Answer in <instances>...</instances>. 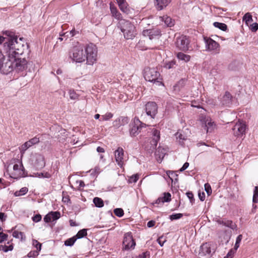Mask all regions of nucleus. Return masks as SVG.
Wrapping results in <instances>:
<instances>
[{
  "mask_svg": "<svg viewBox=\"0 0 258 258\" xmlns=\"http://www.w3.org/2000/svg\"><path fill=\"white\" fill-rule=\"evenodd\" d=\"M183 215L181 213L174 214L170 216V219L171 220H177L181 218Z\"/></svg>",
  "mask_w": 258,
  "mask_h": 258,
  "instance_id": "nucleus-51",
  "label": "nucleus"
},
{
  "mask_svg": "<svg viewBox=\"0 0 258 258\" xmlns=\"http://www.w3.org/2000/svg\"><path fill=\"white\" fill-rule=\"evenodd\" d=\"M101 171L100 168L99 166L95 167L94 169L90 170L89 172L91 175L95 176L97 175Z\"/></svg>",
  "mask_w": 258,
  "mask_h": 258,
  "instance_id": "nucleus-42",
  "label": "nucleus"
},
{
  "mask_svg": "<svg viewBox=\"0 0 258 258\" xmlns=\"http://www.w3.org/2000/svg\"><path fill=\"white\" fill-rule=\"evenodd\" d=\"M110 9L112 17L119 20V21H120L121 19H122L121 14L117 11L115 7L110 5Z\"/></svg>",
  "mask_w": 258,
  "mask_h": 258,
  "instance_id": "nucleus-23",
  "label": "nucleus"
},
{
  "mask_svg": "<svg viewBox=\"0 0 258 258\" xmlns=\"http://www.w3.org/2000/svg\"><path fill=\"white\" fill-rule=\"evenodd\" d=\"M129 118L125 116H120L113 121V126L116 128H119L121 126L128 123Z\"/></svg>",
  "mask_w": 258,
  "mask_h": 258,
  "instance_id": "nucleus-19",
  "label": "nucleus"
},
{
  "mask_svg": "<svg viewBox=\"0 0 258 258\" xmlns=\"http://www.w3.org/2000/svg\"><path fill=\"white\" fill-rule=\"evenodd\" d=\"M68 93L70 99L76 100L79 99V95L74 90L70 89Z\"/></svg>",
  "mask_w": 258,
  "mask_h": 258,
  "instance_id": "nucleus-34",
  "label": "nucleus"
},
{
  "mask_svg": "<svg viewBox=\"0 0 258 258\" xmlns=\"http://www.w3.org/2000/svg\"><path fill=\"white\" fill-rule=\"evenodd\" d=\"M13 249V244H10L9 246L7 245H0V250H2L5 252H8V251H11Z\"/></svg>",
  "mask_w": 258,
  "mask_h": 258,
  "instance_id": "nucleus-39",
  "label": "nucleus"
},
{
  "mask_svg": "<svg viewBox=\"0 0 258 258\" xmlns=\"http://www.w3.org/2000/svg\"><path fill=\"white\" fill-rule=\"evenodd\" d=\"M200 120L202 126L206 130L207 133L212 132L216 128V124L210 117L201 115L200 117Z\"/></svg>",
  "mask_w": 258,
  "mask_h": 258,
  "instance_id": "nucleus-10",
  "label": "nucleus"
},
{
  "mask_svg": "<svg viewBox=\"0 0 258 258\" xmlns=\"http://www.w3.org/2000/svg\"><path fill=\"white\" fill-rule=\"evenodd\" d=\"M242 239V235L241 234L239 235L237 237L236 239V242H235L234 247L235 250H237L238 248V247H239L240 243Z\"/></svg>",
  "mask_w": 258,
  "mask_h": 258,
  "instance_id": "nucleus-46",
  "label": "nucleus"
},
{
  "mask_svg": "<svg viewBox=\"0 0 258 258\" xmlns=\"http://www.w3.org/2000/svg\"><path fill=\"white\" fill-rule=\"evenodd\" d=\"M113 115L111 112H107L105 114L101 116L100 120L106 121L108 120L113 117Z\"/></svg>",
  "mask_w": 258,
  "mask_h": 258,
  "instance_id": "nucleus-43",
  "label": "nucleus"
},
{
  "mask_svg": "<svg viewBox=\"0 0 258 258\" xmlns=\"http://www.w3.org/2000/svg\"><path fill=\"white\" fill-rule=\"evenodd\" d=\"M236 250H235V249H231L227 253L226 256L224 257V258H232L234 253H235V251Z\"/></svg>",
  "mask_w": 258,
  "mask_h": 258,
  "instance_id": "nucleus-54",
  "label": "nucleus"
},
{
  "mask_svg": "<svg viewBox=\"0 0 258 258\" xmlns=\"http://www.w3.org/2000/svg\"><path fill=\"white\" fill-rule=\"evenodd\" d=\"M144 78L146 81L152 82L157 86L163 85L160 74L156 68H146L145 70Z\"/></svg>",
  "mask_w": 258,
  "mask_h": 258,
  "instance_id": "nucleus-3",
  "label": "nucleus"
},
{
  "mask_svg": "<svg viewBox=\"0 0 258 258\" xmlns=\"http://www.w3.org/2000/svg\"><path fill=\"white\" fill-rule=\"evenodd\" d=\"M76 240L77 238L74 236L70 238L67 239L64 241V245L68 246H72L74 245Z\"/></svg>",
  "mask_w": 258,
  "mask_h": 258,
  "instance_id": "nucleus-35",
  "label": "nucleus"
},
{
  "mask_svg": "<svg viewBox=\"0 0 258 258\" xmlns=\"http://www.w3.org/2000/svg\"><path fill=\"white\" fill-rule=\"evenodd\" d=\"M187 197L190 200V202H192V201L194 200V195L191 192H187L186 193Z\"/></svg>",
  "mask_w": 258,
  "mask_h": 258,
  "instance_id": "nucleus-64",
  "label": "nucleus"
},
{
  "mask_svg": "<svg viewBox=\"0 0 258 258\" xmlns=\"http://www.w3.org/2000/svg\"><path fill=\"white\" fill-rule=\"evenodd\" d=\"M177 58L184 62H188L190 59V56L182 52H178L176 55Z\"/></svg>",
  "mask_w": 258,
  "mask_h": 258,
  "instance_id": "nucleus-26",
  "label": "nucleus"
},
{
  "mask_svg": "<svg viewBox=\"0 0 258 258\" xmlns=\"http://www.w3.org/2000/svg\"><path fill=\"white\" fill-rule=\"evenodd\" d=\"M213 25L215 27L218 28V29H219L223 31H225L227 29V26L224 23L215 22L213 23Z\"/></svg>",
  "mask_w": 258,
  "mask_h": 258,
  "instance_id": "nucleus-33",
  "label": "nucleus"
},
{
  "mask_svg": "<svg viewBox=\"0 0 258 258\" xmlns=\"http://www.w3.org/2000/svg\"><path fill=\"white\" fill-rule=\"evenodd\" d=\"M1 228H0V230ZM8 235L4 233L3 232H0V243L3 242L4 241L6 240L7 239Z\"/></svg>",
  "mask_w": 258,
  "mask_h": 258,
  "instance_id": "nucleus-53",
  "label": "nucleus"
},
{
  "mask_svg": "<svg viewBox=\"0 0 258 258\" xmlns=\"http://www.w3.org/2000/svg\"><path fill=\"white\" fill-rule=\"evenodd\" d=\"M166 173L172 182L173 181L174 179L177 180L178 175L173 171L169 170L167 171Z\"/></svg>",
  "mask_w": 258,
  "mask_h": 258,
  "instance_id": "nucleus-41",
  "label": "nucleus"
},
{
  "mask_svg": "<svg viewBox=\"0 0 258 258\" xmlns=\"http://www.w3.org/2000/svg\"><path fill=\"white\" fill-rule=\"evenodd\" d=\"M31 164L36 169L42 168L45 166V161L43 155L35 153L30 158Z\"/></svg>",
  "mask_w": 258,
  "mask_h": 258,
  "instance_id": "nucleus-13",
  "label": "nucleus"
},
{
  "mask_svg": "<svg viewBox=\"0 0 258 258\" xmlns=\"http://www.w3.org/2000/svg\"><path fill=\"white\" fill-rule=\"evenodd\" d=\"M198 196H199V199H200L201 201H204L205 200V194L204 192H203L202 193L199 192L198 194Z\"/></svg>",
  "mask_w": 258,
  "mask_h": 258,
  "instance_id": "nucleus-63",
  "label": "nucleus"
},
{
  "mask_svg": "<svg viewBox=\"0 0 258 258\" xmlns=\"http://www.w3.org/2000/svg\"><path fill=\"white\" fill-rule=\"evenodd\" d=\"M189 166V163L188 162H185L182 166V167L180 169L179 171L180 172H182L185 170L186 169L188 168Z\"/></svg>",
  "mask_w": 258,
  "mask_h": 258,
  "instance_id": "nucleus-61",
  "label": "nucleus"
},
{
  "mask_svg": "<svg viewBox=\"0 0 258 258\" xmlns=\"http://www.w3.org/2000/svg\"><path fill=\"white\" fill-rule=\"evenodd\" d=\"M14 59V70L17 72H23L27 68V60L25 58L20 56L12 58Z\"/></svg>",
  "mask_w": 258,
  "mask_h": 258,
  "instance_id": "nucleus-14",
  "label": "nucleus"
},
{
  "mask_svg": "<svg viewBox=\"0 0 258 258\" xmlns=\"http://www.w3.org/2000/svg\"><path fill=\"white\" fill-rule=\"evenodd\" d=\"M33 245L36 248L37 250L40 251L41 249V244L37 240L33 239L32 241Z\"/></svg>",
  "mask_w": 258,
  "mask_h": 258,
  "instance_id": "nucleus-49",
  "label": "nucleus"
},
{
  "mask_svg": "<svg viewBox=\"0 0 258 258\" xmlns=\"http://www.w3.org/2000/svg\"><path fill=\"white\" fill-rule=\"evenodd\" d=\"M140 127L139 125L136 123L133 124L130 130V135L131 136H136L139 134Z\"/></svg>",
  "mask_w": 258,
  "mask_h": 258,
  "instance_id": "nucleus-28",
  "label": "nucleus"
},
{
  "mask_svg": "<svg viewBox=\"0 0 258 258\" xmlns=\"http://www.w3.org/2000/svg\"><path fill=\"white\" fill-rule=\"evenodd\" d=\"M175 136L176 139L180 144H182L183 143V141L187 139V137L184 135H183L181 132H177L175 134Z\"/></svg>",
  "mask_w": 258,
  "mask_h": 258,
  "instance_id": "nucleus-27",
  "label": "nucleus"
},
{
  "mask_svg": "<svg viewBox=\"0 0 258 258\" xmlns=\"http://www.w3.org/2000/svg\"><path fill=\"white\" fill-rule=\"evenodd\" d=\"M246 128V125L244 121H238L232 128L234 135L236 137L242 136L245 134Z\"/></svg>",
  "mask_w": 258,
  "mask_h": 258,
  "instance_id": "nucleus-15",
  "label": "nucleus"
},
{
  "mask_svg": "<svg viewBox=\"0 0 258 258\" xmlns=\"http://www.w3.org/2000/svg\"><path fill=\"white\" fill-rule=\"evenodd\" d=\"M118 6L120 10L122 12L127 14L130 13V8L125 2L118 4Z\"/></svg>",
  "mask_w": 258,
  "mask_h": 258,
  "instance_id": "nucleus-30",
  "label": "nucleus"
},
{
  "mask_svg": "<svg viewBox=\"0 0 258 258\" xmlns=\"http://www.w3.org/2000/svg\"><path fill=\"white\" fill-rule=\"evenodd\" d=\"M161 20L164 22L165 24L168 27H171L174 25V21L172 19L167 16H164L160 17Z\"/></svg>",
  "mask_w": 258,
  "mask_h": 258,
  "instance_id": "nucleus-25",
  "label": "nucleus"
},
{
  "mask_svg": "<svg viewBox=\"0 0 258 258\" xmlns=\"http://www.w3.org/2000/svg\"><path fill=\"white\" fill-rule=\"evenodd\" d=\"M3 45L2 52L9 58H15L22 55L26 48L27 43L23 38H19L15 35H8Z\"/></svg>",
  "mask_w": 258,
  "mask_h": 258,
  "instance_id": "nucleus-1",
  "label": "nucleus"
},
{
  "mask_svg": "<svg viewBox=\"0 0 258 258\" xmlns=\"http://www.w3.org/2000/svg\"><path fill=\"white\" fill-rule=\"evenodd\" d=\"M14 70V59L12 58H9L5 60H2L0 72L4 74H8Z\"/></svg>",
  "mask_w": 258,
  "mask_h": 258,
  "instance_id": "nucleus-12",
  "label": "nucleus"
},
{
  "mask_svg": "<svg viewBox=\"0 0 258 258\" xmlns=\"http://www.w3.org/2000/svg\"><path fill=\"white\" fill-rule=\"evenodd\" d=\"M157 241L161 246H163L166 241L165 240H163V237H160L157 239Z\"/></svg>",
  "mask_w": 258,
  "mask_h": 258,
  "instance_id": "nucleus-62",
  "label": "nucleus"
},
{
  "mask_svg": "<svg viewBox=\"0 0 258 258\" xmlns=\"http://www.w3.org/2000/svg\"><path fill=\"white\" fill-rule=\"evenodd\" d=\"M10 176L14 179H18L23 177L25 175L24 169L22 163L19 162L13 166L12 169L9 165L7 168Z\"/></svg>",
  "mask_w": 258,
  "mask_h": 258,
  "instance_id": "nucleus-5",
  "label": "nucleus"
},
{
  "mask_svg": "<svg viewBox=\"0 0 258 258\" xmlns=\"http://www.w3.org/2000/svg\"><path fill=\"white\" fill-rule=\"evenodd\" d=\"M97 48L93 43L87 45L85 48V54L87 63L88 65H93L97 60Z\"/></svg>",
  "mask_w": 258,
  "mask_h": 258,
  "instance_id": "nucleus-4",
  "label": "nucleus"
},
{
  "mask_svg": "<svg viewBox=\"0 0 258 258\" xmlns=\"http://www.w3.org/2000/svg\"><path fill=\"white\" fill-rule=\"evenodd\" d=\"M145 110L146 114L152 118H154L158 111L157 105L154 102H149L146 104Z\"/></svg>",
  "mask_w": 258,
  "mask_h": 258,
  "instance_id": "nucleus-16",
  "label": "nucleus"
},
{
  "mask_svg": "<svg viewBox=\"0 0 258 258\" xmlns=\"http://www.w3.org/2000/svg\"><path fill=\"white\" fill-rule=\"evenodd\" d=\"M136 246V242L133 239L131 232L124 234L122 242V249L125 250L134 249Z\"/></svg>",
  "mask_w": 258,
  "mask_h": 258,
  "instance_id": "nucleus-9",
  "label": "nucleus"
},
{
  "mask_svg": "<svg viewBox=\"0 0 258 258\" xmlns=\"http://www.w3.org/2000/svg\"><path fill=\"white\" fill-rule=\"evenodd\" d=\"M93 203L98 208H102L104 206L103 201L100 198L95 197L93 199Z\"/></svg>",
  "mask_w": 258,
  "mask_h": 258,
  "instance_id": "nucleus-32",
  "label": "nucleus"
},
{
  "mask_svg": "<svg viewBox=\"0 0 258 258\" xmlns=\"http://www.w3.org/2000/svg\"><path fill=\"white\" fill-rule=\"evenodd\" d=\"M139 179V175L138 174H135L132 175L129 179V182L130 183H135Z\"/></svg>",
  "mask_w": 258,
  "mask_h": 258,
  "instance_id": "nucleus-52",
  "label": "nucleus"
},
{
  "mask_svg": "<svg viewBox=\"0 0 258 258\" xmlns=\"http://www.w3.org/2000/svg\"><path fill=\"white\" fill-rule=\"evenodd\" d=\"M142 35L148 37L150 40L159 38L161 35L160 29L156 27L145 28L142 31Z\"/></svg>",
  "mask_w": 258,
  "mask_h": 258,
  "instance_id": "nucleus-11",
  "label": "nucleus"
},
{
  "mask_svg": "<svg viewBox=\"0 0 258 258\" xmlns=\"http://www.w3.org/2000/svg\"><path fill=\"white\" fill-rule=\"evenodd\" d=\"M114 156L115 161L117 165L122 168L124 165V151L123 149L121 147H118L116 150L114 152Z\"/></svg>",
  "mask_w": 258,
  "mask_h": 258,
  "instance_id": "nucleus-18",
  "label": "nucleus"
},
{
  "mask_svg": "<svg viewBox=\"0 0 258 258\" xmlns=\"http://www.w3.org/2000/svg\"><path fill=\"white\" fill-rule=\"evenodd\" d=\"M29 142V144L31 145V146H32L33 145H34L35 144H38L39 142V138H37V137H35L32 139H31L29 141H28Z\"/></svg>",
  "mask_w": 258,
  "mask_h": 258,
  "instance_id": "nucleus-48",
  "label": "nucleus"
},
{
  "mask_svg": "<svg viewBox=\"0 0 258 258\" xmlns=\"http://www.w3.org/2000/svg\"><path fill=\"white\" fill-rule=\"evenodd\" d=\"M87 234V230L86 229H82L78 231L77 234L75 236L77 239H80L86 236Z\"/></svg>",
  "mask_w": 258,
  "mask_h": 258,
  "instance_id": "nucleus-37",
  "label": "nucleus"
},
{
  "mask_svg": "<svg viewBox=\"0 0 258 258\" xmlns=\"http://www.w3.org/2000/svg\"><path fill=\"white\" fill-rule=\"evenodd\" d=\"M44 221L46 222V223H49L51 221H52V219H51V217L50 215V214L49 213L48 214H47L44 218Z\"/></svg>",
  "mask_w": 258,
  "mask_h": 258,
  "instance_id": "nucleus-60",
  "label": "nucleus"
},
{
  "mask_svg": "<svg viewBox=\"0 0 258 258\" xmlns=\"http://www.w3.org/2000/svg\"><path fill=\"white\" fill-rule=\"evenodd\" d=\"M164 202H169L171 201V195L169 192H164V196L162 197Z\"/></svg>",
  "mask_w": 258,
  "mask_h": 258,
  "instance_id": "nucleus-50",
  "label": "nucleus"
},
{
  "mask_svg": "<svg viewBox=\"0 0 258 258\" xmlns=\"http://www.w3.org/2000/svg\"><path fill=\"white\" fill-rule=\"evenodd\" d=\"M171 2V0H155V5L158 10H163Z\"/></svg>",
  "mask_w": 258,
  "mask_h": 258,
  "instance_id": "nucleus-21",
  "label": "nucleus"
},
{
  "mask_svg": "<svg viewBox=\"0 0 258 258\" xmlns=\"http://www.w3.org/2000/svg\"><path fill=\"white\" fill-rule=\"evenodd\" d=\"M216 246L211 242L203 243L200 247L199 255L204 258L210 257L215 251Z\"/></svg>",
  "mask_w": 258,
  "mask_h": 258,
  "instance_id": "nucleus-6",
  "label": "nucleus"
},
{
  "mask_svg": "<svg viewBox=\"0 0 258 258\" xmlns=\"http://www.w3.org/2000/svg\"><path fill=\"white\" fill-rule=\"evenodd\" d=\"M85 52L81 47H74L70 53V58L74 62L81 63L86 60Z\"/></svg>",
  "mask_w": 258,
  "mask_h": 258,
  "instance_id": "nucleus-7",
  "label": "nucleus"
},
{
  "mask_svg": "<svg viewBox=\"0 0 258 258\" xmlns=\"http://www.w3.org/2000/svg\"><path fill=\"white\" fill-rule=\"evenodd\" d=\"M28 188H27L26 187H22V188H21L20 190L16 191L15 192L14 195L16 197L21 196L25 195L28 192Z\"/></svg>",
  "mask_w": 258,
  "mask_h": 258,
  "instance_id": "nucleus-36",
  "label": "nucleus"
},
{
  "mask_svg": "<svg viewBox=\"0 0 258 258\" xmlns=\"http://www.w3.org/2000/svg\"><path fill=\"white\" fill-rule=\"evenodd\" d=\"M189 40L186 36H181L176 40V45L180 50L186 51L188 49Z\"/></svg>",
  "mask_w": 258,
  "mask_h": 258,
  "instance_id": "nucleus-17",
  "label": "nucleus"
},
{
  "mask_svg": "<svg viewBox=\"0 0 258 258\" xmlns=\"http://www.w3.org/2000/svg\"><path fill=\"white\" fill-rule=\"evenodd\" d=\"M232 96L230 93L226 92L221 99V103L223 105H229L231 102Z\"/></svg>",
  "mask_w": 258,
  "mask_h": 258,
  "instance_id": "nucleus-22",
  "label": "nucleus"
},
{
  "mask_svg": "<svg viewBox=\"0 0 258 258\" xmlns=\"http://www.w3.org/2000/svg\"><path fill=\"white\" fill-rule=\"evenodd\" d=\"M217 222L219 225H222L226 227H229L232 229H236L237 226L232 221L226 219H219Z\"/></svg>",
  "mask_w": 258,
  "mask_h": 258,
  "instance_id": "nucleus-20",
  "label": "nucleus"
},
{
  "mask_svg": "<svg viewBox=\"0 0 258 258\" xmlns=\"http://www.w3.org/2000/svg\"><path fill=\"white\" fill-rule=\"evenodd\" d=\"M176 64V61L175 60H171L166 62L164 64V68L167 69H170L174 68Z\"/></svg>",
  "mask_w": 258,
  "mask_h": 258,
  "instance_id": "nucleus-45",
  "label": "nucleus"
},
{
  "mask_svg": "<svg viewBox=\"0 0 258 258\" xmlns=\"http://www.w3.org/2000/svg\"><path fill=\"white\" fill-rule=\"evenodd\" d=\"M252 202L254 204L258 203V186L254 188Z\"/></svg>",
  "mask_w": 258,
  "mask_h": 258,
  "instance_id": "nucleus-44",
  "label": "nucleus"
},
{
  "mask_svg": "<svg viewBox=\"0 0 258 258\" xmlns=\"http://www.w3.org/2000/svg\"><path fill=\"white\" fill-rule=\"evenodd\" d=\"M118 27L120 28L124 37L126 39H133L137 34L134 25L125 19H121L118 22Z\"/></svg>",
  "mask_w": 258,
  "mask_h": 258,
  "instance_id": "nucleus-2",
  "label": "nucleus"
},
{
  "mask_svg": "<svg viewBox=\"0 0 258 258\" xmlns=\"http://www.w3.org/2000/svg\"><path fill=\"white\" fill-rule=\"evenodd\" d=\"M13 236L16 238H20L21 241L25 240L26 237L24 233L15 230L13 232Z\"/></svg>",
  "mask_w": 258,
  "mask_h": 258,
  "instance_id": "nucleus-29",
  "label": "nucleus"
},
{
  "mask_svg": "<svg viewBox=\"0 0 258 258\" xmlns=\"http://www.w3.org/2000/svg\"><path fill=\"white\" fill-rule=\"evenodd\" d=\"M136 258H149V254L148 252H143Z\"/></svg>",
  "mask_w": 258,
  "mask_h": 258,
  "instance_id": "nucleus-58",
  "label": "nucleus"
},
{
  "mask_svg": "<svg viewBox=\"0 0 258 258\" xmlns=\"http://www.w3.org/2000/svg\"><path fill=\"white\" fill-rule=\"evenodd\" d=\"M50 215L51 217L52 221H55L60 218V213L57 211L49 212Z\"/></svg>",
  "mask_w": 258,
  "mask_h": 258,
  "instance_id": "nucleus-40",
  "label": "nucleus"
},
{
  "mask_svg": "<svg viewBox=\"0 0 258 258\" xmlns=\"http://www.w3.org/2000/svg\"><path fill=\"white\" fill-rule=\"evenodd\" d=\"M258 29V24L256 23H253L250 25V30L252 32H255Z\"/></svg>",
  "mask_w": 258,
  "mask_h": 258,
  "instance_id": "nucleus-57",
  "label": "nucleus"
},
{
  "mask_svg": "<svg viewBox=\"0 0 258 258\" xmlns=\"http://www.w3.org/2000/svg\"><path fill=\"white\" fill-rule=\"evenodd\" d=\"M31 147V145L30 144H29L28 141L26 142L24 144L21 146L19 147V150L21 155L23 156L24 154L25 151Z\"/></svg>",
  "mask_w": 258,
  "mask_h": 258,
  "instance_id": "nucleus-31",
  "label": "nucleus"
},
{
  "mask_svg": "<svg viewBox=\"0 0 258 258\" xmlns=\"http://www.w3.org/2000/svg\"><path fill=\"white\" fill-rule=\"evenodd\" d=\"M243 20L245 22L247 25H248L249 23H251L253 21L252 16L249 13H247L244 15L243 17Z\"/></svg>",
  "mask_w": 258,
  "mask_h": 258,
  "instance_id": "nucleus-38",
  "label": "nucleus"
},
{
  "mask_svg": "<svg viewBox=\"0 0 258 258\" xmlns=\"http://www.w3.org/2000/svg\"><path fill=\"white\" fill-rule=\"evenodd\" d=\"M39 254V251L38 250L34 251H31L28 254V256L29 257H35Z\"/></svg>",
  "mask_w": 258,
  "mask_h": 258,
  "instance_id": "nucleus-59",
  "label": "nucleus"
},
{
  "mask_svg": "<svg viewBox=\"0 0 258 258\" xmlns=\"http://www.w3.org/2000/svg\"><path fill=\"white\" fill-rule=\"evenodd\" d=\"M152 135L153 136V141L154 144L156 146L158 141L160 139V132L156 128H153L152 130Z\"/></svg>",
  "mask_w": 258,
  "mask_h": 258,
  "instance_id": "nucleus-24",
  "label": "nucleus"
},
{
  "mask_svg": "<svg viewBox=\"0 0 258 258\" xmlns=\"http://www.w3.org/2000/svg\"><path fill=\"white\" fill-rule=\"evenodd\" d=\"M32 220L35 222H38L41 220V216L40 214H37L33 217Z\"/></svg>",
  "mask_w": 258,
  "mask_h": 258,
  "instance_id": "nucleus-56",
  "label": "nucleus"
},
{
  "mask_svg": "<svg viewBox=\"0 0 258 258\" xmlns=\"http://www.w3.org/2000/svg\"><path fill=\"white\" fill-rule=\"evenodd\" d=\"M204 42L206 46V49L207 51L217 54L220 52V46L219 44L211 38L204 37Z\"/></svg>",
  "mask_w": 258,
  "mask_h": 258,
  "instance_id": "nucleus-8",
  "label": "nucleus"
},
{
  "mask_svg": "<svg viewBox=\"0 0 258 258\" xmlns=\"http://www.w3.org/2000/svg\"><path fill=\"white\" fill-rule=\"evenodd\" d=\"M205 188L208 195H209L212 192L211 187L209 183H206L205 184Z\"/></svg>",
  "mask_w": 258,
  "mask_h": 258,
  "instance_id": "nucleus-55",
  "label": "nucleus"
},
{
  "mask_svg": "<svg viewBox=\"0 0 258 258\" xmlns=\"http://www.w3.org/2000/svg\"><path fill=\"white\" fill-rule=\"evenodd\" d=\"M114 213L116 216L121 217L124 215V211L121 208H116L114 210Z\"/></svg>",
  "mask_w": 258,
  "mask_h": 258,
  "instance_id": "nucleus-47",
  "label": "nucleus"
}]
</instances>
